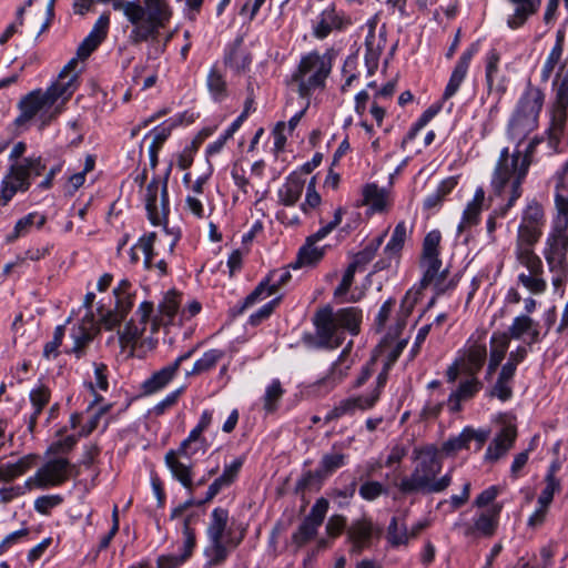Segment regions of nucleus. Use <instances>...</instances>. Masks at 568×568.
Wrapping results in <instances>:
<instances>
[{"instance_id":"f257e3e1","label":"nucleus","mask_w":568,"mask_h":568,"mask_svg":"<svg viewBox=\"0 0 568 568\" xmlns=\"http://www.w3.org/2000/svg\"><path fill=\"white\" fill-rule=\"evenodd\" d=\"M544 100L545 94L540 89L527 87L509 120L508 136L517 145L513 153L507 148L501 150L491 179L496 194H510L504 213L521 196V183L530 166V153L538 141L534 138L527 145H523V142L537 129Z\"/></svg>"},{"instance_id":"f03ea898","label":"nucleus","mask_w":568,"mask_h":568,"mask_svg":"<svg viewBox=\"0 0 568 568\" xmlns=\"http://www.w3.org/2000/svg\"><path fill=\"white\" fill-rule=\"evenodd\" d=\"M423 288L425 287L420 286V284L414 285L405 294L394 325H389V331L379 344L377 357L385 359L384 372L369 384L368 393L359 396H351L341 400L327 413L326 419L331 420L346 415H353L358 410L363 412L369 409L376 404L379 398L381 390L386 383L387 369L406 347L407 337H400V332L406 326L407 317L410 315L414 306L420 298Z\"/></svg>"},{"instance_id":"7ed1b4c3","label":"nucleus","mask_w":568,"mask_h":568,"mask_svg":"<svg viewBox=\"0 0 568 568\" xmlns=\"http://www.w3.org/2000/svg\"><path fill=\"white\" fill-rule=\"evenodd\" d=\"M75 59H71L60 71L58 79L45 90H33L19 102V123L34 122L43 128L64 110V105L78 89Z\"/></svg>"},{"instance_id":"20e7f679","label":"nucleus","mask_w":568,"mask_h":568,"mask_svg":"<svg viewBox=\"0 0 568 568\" xmlns=\"http://www.w3.org/2000/svg\"><path fill=\"white\" fill-rule=\"evenodd\" d=\"M415 466L410 476L402 479L399 489L403 493L436 494L444 491L452 484V469L442 477L438 475L443 468L438 448L426 446L414 450Z\"/></svg>"},{"instance_id":"39448f33","label":"nucleus","mask_w":568,"mask_h":568,"mask_svg":"<svg viewBox=\"0 0 568 568\" xmlns=\"http://www.w3.org/2000/svg\"><path fill=\"white\" fill-rule=\"evenodd\" d=\"M101 3L112 2L114 10L123 12L132 23L130 38L133 42H142L155 36L171 18V9L165 0H145L144 6L135 1L97 0Z\"/></svg>"},{"instance_id":"423d86ee","label":"nucleus","mask_w":568,"mask_h":568,"mask_svg":"<svg viewBox=\"0 0 568 568\" xmlns=\"http://www.w3.org/2000/svg\"><path fill=\"white\" fill-rule=\"evenodd\" d=\"M555 203L557 214L551 221L544 256L549 268L560 270L567 263L568 253V190L561 186V181L556 186Z\"/></svg>"},{"instance_id":"0eeeda50","label":"nucleus","mask_w":568,"mask_h":568,"mask_svg":"<svg viewBox=\"0 0 568 568\" xmlns=\"http://www.w3.org/2000/svg\"><path fill=\"white\" fill-rule=\"evenodd\" d=\"M314 322L321 342L327 347L335 348L342 344L345 332L358 333L362 312L354 306L336 312L325 307L316 313Z\"/></svg>"},{"instance_id":"6e6552de","label":"nucleus","mask_w":568,"mask_h":568,"mask_svg":"<svg viewBox=\"0 0 568 568\" xmlns=\"http://www.w3.org/2000/svg\"><path fill=\"white\" fill-rule=\"evenodd\" d=\"M331 59L326 54L310 52L302 57L297 69L292 74V84L296 88L302 99L323 88L331 72Z\"/></svg>"},{"instance_id":"1a4fd4ad","label":"nucleus","mask_w":568,"mask_h":568,"mask_svg":"<svg viewBox=\"0 0 568 568\" xmlns=\"http://www.w3.org/2000/svg\"><path fill=\"white\" fill-rule=\"evenodd\" d=\"M487 359L486 338L484 333L473 334L457 352L454 362L446 371L449 383L456 382L459 375L477 376Z\"/></svg>"},{"instance_id":"9d476101","label":"nucleus","mask_w":568,"mask_h":568,"mask_svg":"<svg viewBox=\"0 0 568 568\" xmlns=\"http://www.w3.org/2000/svg\"><path fill=\"white\" fill-rule=\"evenodd\" d=\"M43 169L40 158H26L12 163L0 183V207L6 206L17 193L26 192Z\"/></svg>"},{"instance_id":"9b49d317","label":"nucleus","mask_w":568,"mask_h":568,"mask_svg":"<svg viewBox=\"0 0 568 568\" xmlns=\"http://www.w3.org/2000/svg\"><path fill=\"white\" fill-rule=\"evenodd\" d=\"M442 240L440 232L433 230L428 232L423 243L420 260L422 280L420 286H432L437 293L445 291V272L442 271V262L438 257V246Z\"/></svg>"},{"instance_id":"f8f14e48","label":"nucleus","mask_w":568,"mask_h":568,"mask_svg":"<svg viewBox=\"0 0 568 568\" xmlns=\"http://www.w3.org/2000/svg\"><path fill=\"white\" fill-rule=\"evenodd\" d=\"M73 466L65 457L45 456V462L23 483L27 491L58 487L71 476Z\"/></svg>"},{"instance_id":"ddd939ff","label":"nucleus","mask_w":568,"mask_h":568,"mask_svg":"<svg viewBox=\"0 0 568 568\" xmlns=\"http://www.w3.org/2000/svg\"><path fill=\"white\" fill-rule=\"evenodd\" d=\"M544 223L542 206L535 200L529 201L523 211L518 225L517 242L536 244L542 234Z\"/></svg>"},{"instance_id":"4468645a","label":"nucleus","mask_w":568,"mask_h":568,"mask_svg":"<svg viewBox=\"0 0 568 568\" xmlns=\"http://www.w3.org/2000/svg\"><path fill=\"white\" fill-rule=\"evenodd\" d=\"M178 240L179 236L175 233L161 229L158 232L142 236L134 245L133 250L144 255V266L150 268L153 265L154 256L159 254L160 250L163 248L172 253Z\"/></svg>"},{"instance_id":"2eb2a0df","label":"nucleus","mask_w":568,"mask_h":568,"mask_svg":"<svg viewBox=\"0 0 568 568\" xmlns=\"http://www.w3.org/2000/svg\"><path fill=\"white\" fill-rule=\"evenodd\" d=\"M181 296L175 291H168L158 305L156 313L151 317V335L155 334L160 327L181 325ZM152 339V336L149 337Z\"/></svg>"},{"instance_id":"dca6fc26","label":"nucleus","mask_w":568,"mask_h":568,"mask_svg":"<svg viewBox=\"0 0 568 568\" xmlns=\"http://www.w3.org/2000/svg\"><path fill=\"white\" fill-rule=\"evenodd\" d=\"M145 207L153 225H161L170 210L165 181L152 180L145 189Z\"/></svg>"},{"instance_id":"f3484780","label":"nucleus","mask_w":568,"mask_h":568,"mask_svg":"<svg viewBox=\"0 0 568 568\" xmlns=\"http://www.w3.org/2000/svg\"><path fill=\"white\" fill-rule=\"evenodd\" d=\"M98 398H93L82 414H73L70 417V426L77 432L78 437L90 435L98 428L101 418L109 412L110 405H100Z\"/></svg>"},{"instance_id":"a211bd4d","label":"nucleus","mask_w":568,"mask_h":568,"mask_svg":"<svg viewBox=\"0 0 568 568\" xmlns=\"http://www.w3.org/2000/svg\"><path fill=\"white\" fill-rule=\"evenodd\" d=\"M154 312L152 302H142L136 312L135 318L130 320L122 331H119V338L122 344L131 345L135 344L146 331V322L151 320V315Z\"/></svg>"},{"instance_id":"6ab92c4d","label":"nucleus","mask_w":568,"mask_h":568,"mask_svg":"<svg viewBox=\"0 0 568 568\" xmlns=\"http://www.w3.org/2000/svg\"><path fill=\"white\" fill-rule=\"evenodd\" d=\"M352 24V20L334 6L325 8L313 22V34L325 39L331 32L339 31Z\"/></svg>"},{"instance_id":"aec40b11","label":"nucleus","mask_w":568,"mask_h":568,"mask_svg":"<svg viewBox=\"0 0 568 568\" xmlns=\"http://www.w3.org/2000/svg\"><path fill=\"white\" fill-rule=\"evenodd\" d=\"M362 205L367 207L368 214L387 213L393 205L390 189L376 183H367L362 189Z\"/></svg>"},{"instance_id":"412c9836","label":"nucleus","mask_w":568,"mask_h":568,"mask_svg":"<svg viewBox=\"0 0 568 568\" xmlns=\"http://www.w3.org/2000/svg\"><path fill=\"white\" fill-rule=\"evenodd\" d=\"M516 437V425L513 423L511 419L506 420L501 430L489 443L484 455V462L488 464H494L501 457H504L507 454V452L513 447Z\"/></svg>"},{"instance_id":"4be33fe9","label":"nucleus","mask_w":568,"mask_h":568,"mask_svg":"<svg viewBox=\"0 0 568 568\" xmlns=\"http://www.w3.org/2000/svg\"><path fill=\"white\" fill-rule=\"evenodd\" d=\"M290 278L291 273L287 268L272 271L266 280L261 282L257 287L245 298L244 305L250 307L255 303L275 294L282 285L290 281Z\"/></svg>"},{"instance_id":"5701e85b","label":"nucleus","mask_w":568,"mask_h":568,"mask_svg":"<svg viewBox=\"0 0 568 568\" xmlns=\"http://www.w3.org/2000/svg\"><path fill=\"white\" fill-rule=\"evenodd\" d=\"M109 26V13H102L93 24L89 34L83 39V41L78 47L77 57L74 58L77 62L79 60L87 59L100 45V43L105 39L108 34ZM77 67L78 63L75 64L74 70L79 73Z\"/></svg>"},{"instance_id":"b1692460","label":"nucleus","mask_w":568,"mask_h":568,"mask_svg":"<svg viewBox=\"0 0 568 568\" xmlns=\"http://www.w3.org/2000/svg\"><path fill=\"white\" fill-rule=\"evenodd\" d=\"M500 54L491 49L485 57V79L488 90L501 98L508 88V78L499 70Z\"/></svg>"},{"instance_id":"393cba45","label":"nucleus","mask_w":568,"mask_h":568,"mask_svg":"<svg viewBox=\"0 0 568 568\" xmlns=\"http://www.w3.org/2000/svg\"><path fill=\"white\" fill-rule=\"evenodd\" d=\"M564 32L558 31L556 42L549 53L547 54L545 62L540 70L541 81L547 82L549 79L555 77L554 85H558L562 80L560 72L564 69L562 53H564Z\"/></svg>"},{"instance_id":"a878e982","label":"nucleus","mask_w":568,"mask_h":568,"mask_svg":"<svg viewBox=\"0 0 568 568\" xmlns=\"http://www.w3.org/2000/svg\"><path fill=\"white\" fill-rule=\"evenodd\" d=\"M503 506L494 504L490 507L481 510L474 518L473 525L465 529L466 536H491L498 525L499 514Z\"/></svg>"},{"instance_id":"bb28decb","label":"nucleus","mask_w":568,"mask_h":568,"mask_svg":"<svg viewBox=\"0 0 568 568\" xmlns=\"http://www.w3.org/2000/svg\"><path fill=\"white\" fill-rule=\"evenodd\" d=\"M98 332V322L94 320L92 311L80 313V318L73 324L71 328V338L73 339L72 351L79 353L81 348L92 341Z\"/></svg>"},{"instance_id":"cd10ccee","label":"nucleus","mask_w":568,"mask_h":568,"mask_svg":"<svg viewBox=\"0 0 568 568\" xmlns=\"http://www.w3.org/2000/svg\"><path fill=\"white\" fill-rule=\"evenodd\" d=\"M511 338L523 341L531 345L539 341V324L527 314H520L514 317L508 331Z\"/></svg>"},{"instance_id":"c85d7f7f","label":"nucleus","mask_w":568,"mask_h":568,"mask_svg":"<svg viewBox=\"0 0 568 568\" xmlns=\"http://www.w3.org/2000/svg\"><path fill=\"white\" fill-rule=\"evenodd\" d=\"M556 90V100L551 109V129L558 133L568 119V75L564 77Z\"/></svg>"},{"instance_id":"c756f323","label":"nucleus","mask_w":568,"mask_h":568,"mask_svg":"<svg viewBox=\"0 0 568 568\" xmlns=\"http://www.w3.org/2000/svg\"><path fill=\"white\" fill-rule=\"evenodd\" d=\"M476 52H477V48L475 45H473L462 53V55L459 57L453 72L450 74L449 81L445 88V91H444L445 99L452 98L459 90L462 83L464 82V80L467 75L470 61Z\"/></svg>"},{"instance_id":"7c9ffc66","label":"nucleus","mask_w":568,"mask_h":568,"mask_svg":"<svg viewBox=\"0 0 568 568\" xmlns=\"http://www.w3.org/2000/svg\"><path fill=\"white\" fill-rule=\"evenodd\" d=\"M182 457L179 449H172L165 454L164 462L172 476L191 493L193 489L192 465L182 462Z\"/></svg>"},{"instance_id":"2f4dec72","label":"nucleus","mask_w":568,"mask_h":568,"mask_svg":"<svg viewBox=\"0 0 568 568\" xmlns=\"http://www.w3.org/2000/svg\"><path fill=\"white\" fill-rule=\"evenodd\" d=\"M368 33L365 39L366 54L365 59L368 64H376L386 44V29L382 27L376 32L375 19L368 20L366 23Z\"/></svg>"},{"instance_id":"473e14b6","label":"nucleus","mask_w":568,"mask_h":568,"mask_svg":"<svg viewBox=\"0 0 568 568\" xmlns=\"http://www.w3.org/2000/svg\"><path fill=\"white\" fill-rule=\"evenodd\" d=\"M348 369V362L344 358H339L333 364L329 372L313 385V392L317 395L329 393L347 376Z\"/></svg>"},{"instance_id":"72a5a7b5","label":"nucleus","mask_w":568,"mask_h":568,"mask_svg":"<svg viewBox=\"0 0 568 568\" xmlns=\"http://www.w3.org/2000/svg\"><path fill=\"white\" fill-rule=\"evenodd\" d=\"M47 221V217L41 212H30L24 216L17 220L11 232L6 236L8 243H12L20 237H24L33 230H40Z\"/></svg>"},{"instance_id":"f704fd0d","label":"nucleus","mask_w":568,"mask_h":568,"mask_svg":"<svg viewBox=\"0 0 568 568\" xmlns=\"http://www.w3.org/2000/svg\"><path fill=\"white\" fill-rule=\"evenodd\" d=\"M485 191L483 187H477L473 199L467 203L459 224L457 225L458 234L464 233L467 229L479 223L480 213L484 207Z\"/></svg>"},{"instance_id":"c9c22d12","label":"nucleus","mask_w":568,"mask_h":568,"mask_svg":"<svg viewBox=\"0 0 568 568\" xmlns=\"http://www.w3.org/2000/svg\"><path fill=\"white\" fill-rule=\"evenodd\" d=\"M240 541L241 538L227 539V541L209 540L204 549L205 566L212 568L222 565Z\"/></svg>"},{"instance_id":"e433bc0d","label":"nucleus","mask_w":568,"mask_h":568,"mask_svg":"<svg viewBox=\"0 0 568 568\" xmlns=\"http://www.w3.org/2000/svg\"><path fill=\"white\" fill-rule=\"evenodd\" d=\"M39 462V456L30 453L21 456L14 462H8L0 465V479L4 481L13 480L14 478L24 475L31 470Z\"/></svg>"},{"instance_id":"4c0bfd02","label":"nucleus","mask_w":568,"mask_h":568,"mask_svg":"<svg viewBox=\"0 0 568 568\" xmlns=\"http://www.w3.org/2000/svg\"><path fill=\"white\" fill-rule=\"evenodd\" d=\"M466 377L448 397V406L452 412H458L460 403L475 396L481 388V383L477 376Z\"/></svg>"},{"instance_id":"58836bf2","label":"nucleus","mask_w":568,"mask_h":568,"mask_svg":"<svg viewBox=\"0 0 568 568\" xmlns=\"http://www.w3.org/2000/svg\"><path fill=\"white\" fill-rule=\"evenodd\" d=\"M515 4L514 13L508 16L507 26L511 30L519 29L525 24L529 17L535 14L541 0H510Z\"/></svg>"},{"instance_id":"ea45409f","label":"nucleus","mask_w":568,"mask_h":568,"mask_svg":"<svg viewBox=\"0 0 568 568\" xmlns=\"http://www.w3.org/2000/svg\"><path fill=\"white\" fill-rule=\"evenodd\" d=\"M305 181L301 175L291 174L277 190L280 203L285 206H293L301 199L304 191Z\"/></svg>"},{"instance_id":"a19ab883","label":"nucleus","mask_w":568,"mask_h":568,"mask_svg":"<svg viewBox=\"0 0 568 568\" xmlns=\"http://www.w3.org/2000/svg\"><path fill=\"white\" fill-rule=\"evenodd\" d=\"M510 336L506 332H495L490 337V356L487 375L490 376L501 361L509 347Z\"/></svg>"},{"instance_id":"79ce46f5","label":"nucleus","mask_w":568,"mask_h":568,"mask_svg":"<svg viewBox=\"0 0 568 568\" xmlns=\"http://www.w3.org/2000/svg\"><path fill=\"white\" fill-rule=\"evenodd\" d=\"M227 523L229 513L226 509H213L210 518V524L207 526L209 540L227 541V539H233L232 537L229 536Z\"/></svg>"},{"instance_id":"37998d69","label":"nucleus","mask_w":568,"mask_h":568,"mask_svg":"<svg viewBox=\"0 0 568 568\" xmlns=\"http://www.w3.org/2000/svg\"><path fill=\"white\" fill-rule=\"evenodd\" d=\"M225 351L220 348H211L197 358L192 368L185 373V376H199L214 369L216 365L224 358Z\"/></svg>"},{"instance_id":"c03bdc74","label":"nucleus","mask_w":568,"mask_h":568,"mask_svg":"<svg viewBox=\"0 0 568 568\" xmlns=\"http://www.w3.org/2000/svg\"><path fill=\"white\" fill-rule=\"evenodd\" d=\"M176 373L178 372L174 369V366H171L170 364L162 367L143 382V392L150 395L162 390L172 382L176 376Z\"/></svg>"},{"instance_id":"a18cd8bd","label":"nucleus","mask_w":568,"mask_h":568,"mask_svg":"<svg viewBox=\"0 0 568 568\" xmlns=\"http://www.w3.org/2000/svg\"><path fill=\"white\" fill-rule=\"evenodd\" d=\"M410 233L412 227L405 221H400L396 224L390 239L384 248V253L388 258L396 257L399 254Z\"/></svg>"},{"instance_id":"49530a36","label":"nucleus","mask_w":568,"mask_h":568,"mask_svg":"<svg viewBox=\"0 0 568 568\" xmlns=\"http://www.w3.org/2000/svg\"><path fill=\"white\" fill-rule=\"evenodd\" d=\"M535 244L516 243V256L520 264L528 268L531 274H540L542 272V262L534 252Z\"/></svg>"},{"instance_id":"de8ad7c7","label":"nucleus","mask_w":568,"mask_h":568,"mask_svg":"<svg viewBox=\"0 0 568 568\" xmlns=\"http://www.w3.org/2000/svg\"><path fill=\"white\" fill-rule=\"evenodd\" d=\"M113 294L118 310L129 313L134 304L135 297V290L132 283L126 278H122L113 288Z\"/></svg>"},{"instance_id":"09e8293b","label":"nucleus","mask_w":568,"mask_h":568,"mask_svg":"<svg viewBox=\"0 0 568 568\" xmlns=\"http://www.w3.org/2000/svg\"><path fill=\"white\" fill-rule=\"evenodd\" d=\"M206 87L214 101L221 102L227 98L226 81L216 67L210 69L206 78Z\"/></svg>"},{"instance_id":"8fccbe9b","label":"nucleus","mask_w":568,"mask_h":568,"mask_svg":"<svg viewBox=\"0 0 568 568\" xmlns=\"http://www.w3.org/2000/svg\"><path fill=\"white\" fill-rule=\"evenodd\" d=\"M87 387L92 394L93 398H98V402H101L102 398L99 396L98 393L106 392L109 388L108 369L105 365H93V375L89 377Z\"/></svg>"},{"instance_id":"3c124183","label":"nucleus","mask_w":568,"mask_h":568,"mask_svg":"<svg viewBox=\"0 0 568 568\" xmlns=\"http://www.w3.org/2000/svg\"><path fill=\"white\" fill-rule=\"evenodd\" d=\"M50 398V393L47 387L43 385L37 386L30 392V400L33 407V413L30 417L28 429L33 432L37 417L42 412V408L48 404Z\"/></svg>"},{"instance_id":"603ef678","label":"nucleus","mask_w":568,"mask_h":568,"mask_svg":"<svg viewBox=\"0 0 568 568\" xmlns=\"http://www.w3.org/2000/svg\"><path fill=\"white\" fill-rule=\"evenodd\" d=\"M387 538L393 546L406 545L412 539L409 529L403 518L393 517L388 526Z\"/></svg>"},{"instance_id":"864d4df0","label":"nucleus","mask_w":568,"mask_h":568,"mask_svg":"<svg viewBox=\"0 0 568 568\" xmlns=\"http://www.w3.org/2000/svg\"><path fill=\"white\" fill-rule=\"evenodd\" d=\"M182 122V118L180 115L170 118L155 126L148 136L152 139V145H156L162 148L163 143L171 135L174 128H176Z\"/></svg>"},{"instance_id":"5fc2aeb1","label":"nucleus","mask_w":568,"mask_h":568,"mask_svg":"<svg viewBox=\"0 0 568 568\" xmlns=\"http://www.w3.org/2000/svg\"><path fill=\"white\" fill-rule=\"evenodd\" d=\"M324 254V246H318L317 243L306 240L305 245L300 248L298 260L296 264L313 265L320 262L323 258ZM294 267H297V265H294Z\"/></svg>"},{"instance_id":"6e6d98bb","label":"nucleus","mask_w":568,"mask_h":568,"mask_svg":"<svg viewBox=\"0 0 568 568\" xmlns=\"http://www.w3.org/2000/svg\"><path fill=\"white\" fill-rule=\"evenodd\" d=\"M468 435L465 432V428L456 436L449 437L446 442L443 443L439 452V457H454L460 450L467 449L469 446Z\"/></svg>"},{"instance_id":"4d7b16f0","label":"nucleus","mask_w":568,"mask_h":568,"mask_svg":"<svg viewBox=\"0 0 568 568\" xmlns=\"http://www.w3.org/2000/svg\"><path fill=\"white\" fill-rule=\"evenodd\" d=\"M346 464V456L342 453H331L323 456L316 475L326 477Z\"/></svg>"},{"instance_id":"13d9d810","label":"nucleus","mask_w":568,"mask_h":568,"mask_svg":"<svg viewBox=\"0 0 568 568\" xmlns=\"http://www.w3.org/2000/svg\"><path fill=\"white\" fill-rule=\"evenodd\" d=\"M283 388L278 379H273L265 388L263 396V407L267 413L276 409L280 399L283 396Z\"/></svg>"},{"instance_id":"bf43d9fd","label":"nucleus","mask_w":568,"mask_h":568,"mask_svg":"<svg viewBox=\"0 0 568 568\" xmlns=\"http://www.w3.org/2000/svg\"><path fill=\"white\" fill-rule=\"evenodd\" d=\"M356 271V264H349L343 274L339 285L335 288L334 296L341 302L355 301L354 295L348 296V291L353 283Z\"/></svg>"},{"instance_id":"052dcab7","label":"nucleus","mask_w":568,"mask_h":568,"mask_svg":"<svg viewBox=\"0 0 568 568\" xmlns=\"http://www.w3.org/2000/svg\"><path fill=\"white\" fill-rule=\"evenodd\" d=\"M386 234L387 231H384L382 234L375 237L364 250L355 255L354 261L351 264H356V267L358 268L368 263L383 244Z\"/></svg>"},{"instance_id":"680f3d73","label":"nucleus","mask_w":568,"mask_h":568,"mask_svg":"<svg viewBox=\"0 0 568 568\" xmlns=\"http://www.w3.org/2000/svg\"><path fill=\"white\" fill-rule=\"evenodd\" d=\"M77 435H67L54 440L45 450V456L63 457L62 455L70 452L78 442Z\"/></svg>"},{"instance_id":"e2e57ef3","label":"nucleus","mask_w":568,"mask_h":568,"mask_svg":"<svg viewBox=\"0 0 568 568\" xmlns=\"http://www.w3.org/2000/svg\"><path fill=\"white\" fill-rule=\"evenodd\" d=\"M209 447L206 438L190 439L186 437L179 446V452L184 458H191L197 453H205Z\"/></svg>"},{"instance_id":"0e129e2a","label":"nucleus","mask_w":568,"mask_h":568,"mask_svg":"<svg viewBox=\"0 0 568 568\" xmlns=\"http://www.w3.org/2000/svg\"><path fill=\"white\" fill-rule=\"evenodd\" d=\"M94 165L95 159L92 155H88L82 171L74 173L69 178L68 187L71 192H75L84 184L87 174L94 169Z\"/></svg>"},{"instance_id":"69168bd1","label":"nucleus","mask_w":568,"mask_h":568,"mask_svg":"<svg viewBox=\"0 0 568 568\" xmlns=\"http://www.w3.org/2000/svg\"><path fill=\"white\" fill-rule=\"evenodd\" d=\"M126 315L128 312H120L115 305L114 310H109L105 313H101L99 324L103 328L112 331L120 325Z\"/></svg>"},{"instance_id":"338daca9","label":"nucleus","mask_w":568,"mask_h":568,"mask_svg":"<svg viewBox=\"0 0 568 568\" xmlns=\"http://www.w3.org/2000/svg\"><path fill=\"white\" fill-rule=\"evenodd\" d=\"M63 501L60 495H44L34 500V509L41 515H49L51 510Z\"/></svg>"},{"instance_id":"774afa93","label":"nucleus","mask_w":568,"mask_h":568,"mask_svg":"<svg viewBox=\"0 0 568 568\" xmlns=\"http://www.w3.org/2000/svg\"><path fill=\"white\" fill-rule=\"evenodd\" d=\"M243 465L242 458H235L224 466L223 473L216 480L225 488L229 487L237 477Z\"/></svg>"}]
</instances>
